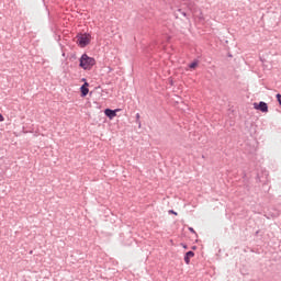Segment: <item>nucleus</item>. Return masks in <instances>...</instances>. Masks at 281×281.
I'll return each mask as SVG.
<instances>
[{
    "label": "nucleus",
    "mask_w": 281,
    "mask_h": 281,
    "mask_svg": "<svg viewBox=\"0 0 281 281\" xmlns=\"http://www.w3.org/2000/svg\"><path fill=\"white\" fill-rule=\"evenodd\" d=\"M189 232H191V234H195V236H196V231H194L193 227H189Z\"/></svg>",
    "instance_id": "ddd939ff"
},
{
    "label": "nucleus",
    "mask_w": 281,
    "mask_h": 281,
    "mask_svg": "<svg viewBox=\"0 0 281 281\" xmlns=\"http://www.w3.org/2000/svg\"><path fill=\"white\" fill-rule=\"evenodd\" d=\"M95 65V59L91 56H88L87 53H83L79 58V67L80 69H83V71H91Z\"/></svg>",
    "instance_id": "f257e3e1"
},
{
    "label": "nucleus",
    "mask_w": 281,
    "mask_h": 281,
    "mask_svg": "<svg viewBox=\"0 0 281 281\" xmlns=\"http://www.w3.org/2000/svg\"><path fill=\"white\" fill-rule=\"evenodd\" d=\"M103 113L105 117H109L110 120H113L114 117H117V114H115V111L113 109L106 108L103 110Z\"/></svg>",
    "instance_id": "39448f33"
},
{
    "label": "nucleus",
    "mask_w": 281,
    "mask_h": 281,
    "mask_svg": "<svg viewBox=\"0 0 281 281\" xmlns=\"http://www.w3.org/2000/svg\"><path fill=\"white\" fill-rule=\"evenodd\" d=\"M276 98H277V102L279 103V106L281 108V94L277 93Z\"/></svg>",
    "instance_id": "1a4fd4ad"
},
{
    "label": "nucleus",
    "mask_w": 281,
    "mask_h": 281,
    "mask_svg": "<svg viewBox=\"0 0 281 281\" xmlns=\"http://www.w3.org/2000/svg\"><path fill=\"white\" fill-rule=\"evenodd\" d=\"M139 113H136V124H138V126H142V121H139Z\"/></svg>",
    "instance_id": "6e6552de"
},
{
    "label": "nucleus",
    "mask_w": 281,
    "mask_h": 281,
    "mask_svg": "<svg viewBox=\"0 0 281 281\" xmlns=\"http://www.w3.org/2000/svg\"><path fill=\"white\" fill-rule=\"evenodd\" d=\"M61 56H64V57H65V53H63V54H61Z\"/></svg>",
    "instance_id": "5701e85b"
},
{
    "label": "nucleus",
    "mask_w": 281,
    "mask_h": 281,
    "mask_svg": "<svg viewBox=\"0 0 281 281\" xmlns=\"http://www.w3.org/2000/svg\"><path fill=\"white\" fill-rule=\"evenodd\" d=\"M259 234H260V231H257V232L255 233L256 236H258Z\"/></svg>",
    "instance_id": "aec40b11"
},
{
    "label": "nucleus",
    "mask_w": 281,
    "mask_h": 281,
    "mask_svg": "<svg viewBox=\"0 0 281 281\" xmlns=\"http://www.w3.org/2000/svg\"><path fill=\"white\" fill-rule=\"evenodd\" d=\"M265 177H269V173L267 171L263 172Z\"/></svg>",
    "instance_id": "6ab92c4d"
},
{
    "label": "nucleus",
    "mask_w": 281,
    "mask_h": 281,
    "mask_svg": "<svg viewBox=\"0 0 281 281\" xmlns=\"http://www.w3.org/2000/svg\"><path fill=\"white\" fill-rule=\"evenodd\" d=\"M178 12H180L182 14V16H188V13L181 9H178Z\"/></svg>",
    "instance_id": "9d476101"
},
{
    "label": "nucleus",
    "mask_w": 281,
    "mask_h": 281,
    "mask_svg": "<svg viewBox=\"0 0 281 281\" xmlns=\"http://www.w3.org/2000/svg\"><path fill=\"white\" fill-rule=\"evenodd\" d=\"M81 82H83V85H87V82L89 81H87V78H81Z\"/></svg>",
    "instance_id": "dca6fc26"
},
{
    "label": "nucleus",
    "mask_w": 281,
    "mask_h": 281,
    "mask_svg": "<svg viewBox=\"0 0 281 281\" xmlns=\"http://www.w3.org/2000/svg\"><path fill=\"white\" fill-rule=\"evenodd\" d=\"M79 91L81 98H87V95H89V82L81 85Z\"/></svg>",
    "instance_id": "20e7f679"
},
{
    "label": "nucleus",
    "mask_w": 281,
    "mask_h": 281,
    "mask_svg": "<svg viewBox=\"0 0 281 281\" xmlns=\"http://www.w3.org/2000/svg\"><path fill=\"white\" fill-rule=\"evenodd\" d=\"M227 56H228V58H233V55H232V53H228V55H227Z\"/></svg>",
    "instance_id": "a211bd4d"
},
{
    "label": "nucleus",
    "mask_w": 281,
    "mask_h": 281,
    "mask_svg": "<svg viewBox=\"0 0 281 281\" xmlns=\"http://www.w3.org/2000/svg\"><path fill=\"white\" fill-rule=\"evenodd\" d=\"M192 249H193V250L196 249V246H192Z\"/></svg>",
    "instance_id": "412c9836"
},
{
    "label": "nucleus",
    "mask_w": 281,
    "mask_h": 281,
    "mask_svg": "<svg viewBox=\"0 0 281 281\" xmlns=\"http://www.w3.org/2000/svg\"><path fill=\"white\" fill-rule=\"evenodd\" d=\"M76 38H77L76 44L81 49H85V47H88V45L91 44V33L89 32L78 33L76 35Z\"/></svg>",
    "instance_id": "f03ea898"
},
{
    "label": "nucleus",
    "mask_w": 281,
    "mask_h": 281,
    "mask_svg": "<svg viewBox=\"0 0 281 281\" xmlns=\"http://www.w3.org/2000/svg\"><path fill=\"white\" fill-rule=\"evenodd\" d=\"M254 109H256V111H260L261 113H269V104H267L265 101L255 102Z\"/></svg>",
    "instance_id": "7ed1b4c3"
},
{
    "label": "nucleus",
    "mask_w": 281,
    "mask_h": 281,
    "mask_svg": "<svg viewBox=\"0 0 281 281\" xmlns=\"http://www.w3.org/2000/svg\"><path fill=\"white\" fill-rule=\"evenodd\" d=\"M189 69H196L199 67V59H194L188 65Z\"/></svg>",
    "instance_id": "0eeeda50"
},
{
    "label": "nucleus",
    "mask_w": 281,
    "mask_h": 281,
    "mask_svg": "<svg viewBox=\"0 0 281 281\" xmlns=\"http://www.w3.org/2000/svg\"><path fill=\"white\" fill-rule=\"evenodd\" d=\"M256 181H257V182H259V183H262V181H263V180H262V179H260V173H258V175H257V177H256Z\"/></svg>",
    "instance_id": "9b49d317"
},
{
    "label": "nucleus",
    "mask_w": 281,
    "mask_h": 281,
    "mask_svg": "<svg viewBox=\"0 0 281 281\" xmlns=\"http://www.w3.org/2000/svg\"><path fill=\"white\" fill-rule=\"evenodd\" d=\"M59 47H61V49H63V47H64L63 44H59Z\"/></svg>",
    "instance_id": "4be33fe9"
},
{
    "label": "nucleus",
    "mask_w": 281,
    "mask_h": 281,
    "mask_svg": "<svg viewBox=\"0 0 281 281\" xmlns=\"http://www.w3.org/2000/svg\"><path fill=\"white\" fill-rule=\"evenodd\" d=\"M169 214H173L175 216L179 215V213H177L175 210H169Z\"/></svg>",
    "instance_id": "f8f14e48"
},
{
    "label": "nucleus",
    "mask_w": 281,
    "mask_h": 281,
    "mask_svg": "<svg viewBox=\"0 0 281 281\" xmlns=\"http://www.w3.org/2000/svg\"><path fill=\"white\" fill-rule=\"evenodd\" d=\"M0 122H5V117L0 113Z\"/></svg>",
    "instance_id": "4468645a"
},
{
    "label": "nucleus",
    "mask_w": 281,
    "mask_h": 281,
    "mask_svg": "<svg viewBox=\"0 0 281 281\" xmlns=\"http://www.w3.org/2000/svg\"><path fill=\"white\" fill-rule=\"evenodd\" d=\"M183 249H188V245L182 244Z\"/></svg>",
    "instance_id": "f3484780"
},
{
    "label": "nucleus",
    "mask_w": 281,
    "mask_h": 281,
    "mask_svg": "<svg viewBox=\"0 0 281 281\" xmlns=\"http://www.w3.org/2000/svg\"><path fill=\"white\" fill-rule=\"evenodd\" d=\"M113 111H115V115H117V113H120V111H122V109L116 108V109H114Z\"/></svg>",
    "instance_id": "2eb2a0df"
},
{
    "label": "nucleus",
    "mask_w": 281,
    "mask_h": 281,
    "mask_svg": "<svg viewBox=\"0 0 281 281\" xmlns=\"http://www.w3.org/2000/svg\"><path fill=\"white\" fill-rule=\"evenodd\" d=\"M190 258H194V251H192V250H189L184 254L186 265H190Z\"/></svg>",
    "instance_id": "423d86ee"
}]
</instances>
